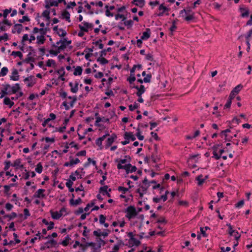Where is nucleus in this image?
<instances>
[{"mask_svg":"<svg viewBox=\"0 0 252 252\" xmlns=\"http://www.w3.org/2000/svg\"><path fill=\"white\" fill-rule=\"evenodd\" d=\"M126 212L127 214L126 216L128 219H130L134 217H135L138 214V212H136L135 207L133 206L128 207L126 208Z\"/></svg>","mask_w":252,"mask_h":252,"instance_id":"1","label":"nucleus"},{"mask_svg":"<svg viewBox=\"0 0 252 252\" xmlns=\"http://www.w3.org/2000/svg\"><path fill=\"white\" fill-rule=\"evenodd\" d=\"M243 88V86L241 84H239L235 87L232 91L231 92L229 96H230V98L234 99L235 95H237L239 92Z\"/></svg>","mask_w":252,"mask_h":252,"instance_id":"2","label":"nucleus"},{"mask_svg":"<svg viewBox=\"0 0 252 252\" xmlns=\"http://www.w3.org/2000/svg\"><path fill=\"white\" fill-rule=\"evenodd\" d=\"M134 88L136 89L137 90V92H136V94L137 96L140 97L141 96V95L145 92V89L144 88V86L142 85H141L140 87H138V86H135L133 87Z\"/></svg>","mask_w":252,"mask_h":252,"instance_id":"3","label":"nucleus"},{"mask_svg":"<svg viewBox=\"0 0 252 252\" xmlns=\"http://www.w3.org/2000/svg\"><path fill=\"white\" fill-rule=\"evenodd\" d=\"M23 26L21 24H15L14 25L13 29L12 30V32L15 33L16 32L19 34L21 32Z\"/></svg>","mask_w":252,"mask_h":252,"instance_id":"4","label":"nucleus"},{"mask_svg":"<svg viewBox=\"0 0 252 252\" xmlns=\"http://www.w3.org/2000/svg\"><path fill=\"white\" fill-rule=\"evenodd\" d=\"M239 11L241 12V16L242 17H247L249 16L250 12L248 8L240 6L239 8Z\"/></svg>","mask_w":252,"mask_h":252,"instance_id":"5","label":"nucleus"},{"mask_svg":"<svg viewBox=\"0 0 252 252\" xmlns=\"http://www.w3.org/2000/svg\"><path fill=\"white\" fill-rule=\"evenodd\" d=\"M117 135L115 133H113L112 134L111 137H109L107 139V141H106V147H110L112 144L114 142V141L117 139Z\"/></svg>","mask_w":252,"mask_h":252,"instance_id":"6","label":"nucleus"},{"mask_svg":"<svg viewBox=\"0 0 252 252\" xmlns=\"http://www.w3.org/2000/svg\"><path fill=\"white\" fill-rule=\"evenodd\" d=\"M151 34V31L149 28H146V31L143 32L142 35L141 36V39L142 40H146L150 38Z\"/></svg>","mask_w":252,"mask_h":252,"instance_id":"7","label":"nucleus"},{"mask_svg":"<svg viewBox=\"0 0 252 252\" xmlns=\"http://www.w3.org/2000/svg\"><path fill=\"white\" fill-rule=\"evenodd\" d=\"M45 191L44 189H39L33 195V197L37 198L44 197L45 195L43 192Z\"/></svg>","mask_w":252,"mask_h":252,"instance_id":"8","label":"nucleus"},{"mask_svg":"<svg viewBox=\"0 0 252 252\" xmlns=\"http://www.w3.org/2000/svg\"><path fill=\"white\" fill-rule=\"evenodd\" d=\"M12 75L10 76V79L13 81H18L19 79V75L16 69H13L12 72Z\"/></svg>","mask_w":252,"mask_h":252,"instance_id":"9","label":"nucleus"},{"mask_svg":"<svg viewBox=\"0 0 252 252\" xmlns=\"http://www.w3.org/2000/svg\"><path fill=\"white\" fill-rule=\"evenodd\" d=\"M126 165H130L127 166V168H126V171L127 174L129 173H132L135 172L137 170V168L135 166H132L130 163H128Z\"/></svg>","mask_w":252,"mask_h":252,"instance_id":"10","label":"nucleus"},{"mask_svg":"<svg viewBox=\"0 0 252 252\" xmlns=\"http://www.w3.org/2000/svg\"><path fill=\"white\" fill-rule=\"evenodd\" d=\"M50 213L52 218L56 220L59 219L63 215L62 213L58 212H53L52 210L50 211Z\"/></svg>","mask_w":252,"mask_h":252,"instance_id":"11","label":"nucleus"},{"mask_svg":"<svg viewBox=\"0 0 252 252\" xmlns=\"http://www.w3.org/2000/svg\"><path fill=\"white\" fill-rule=\"evenodd\" d=\"M21 162V159L20 158H18L14 161L13 163L11 164V166L15 167L16 169L18 167L22 168L23 167V165H20Z\"/></svg>","mask_w":252,"mask_h":252,"instance_id":"12","label":"nucleus"},{"mask_svg":"<svg viewBox=\"0 0 252 252\" xmlns=\"http://www.w3.org/2000/svg\"><path fill=\"white\" fill-rule=\"evenodd\" d=\"M132 3L136 6L142 7L144 5V0H133Z\"/></svg>","mask_w":252,"mask_h":252,"instance_id":"13","label":"nucleus"},{"mask_svg":"<svg viewBox=\"0 0 252 252\" xmlns=\"http://www.w3.org/2000/svg\"><path fill=\"white\" fill-rule=\"evenodd\" d=\"M82 200L80 198L74 200L73 199H70L69 200V204L71 206H76L82 202Z\"/></svg>","mask_w":252,"mask_h":252,"instance_id":"14","label":"nucleus"},{"mask_svg":"<svg viewBox=\"0 0 252 252\" xmlns=\"http://www.w3.org/2000/svg\"><path fill=\"white\" fill-rule=\"evenodd\" d=\"M80 31L78 34V35L79 37H82L84 35V32H88V30L87 28H85L84 27L81 26V25H79L78 26Z\"/></svg>","mask_w":252,"mask_h":252,"instance_id":"15","label":"nucleus"},{"mask_svg":"<svg viewBox=\"0 0 252 252\" xmlns=\"http://www.w3.org/2000/svg\"><path fill=\"white\" fill-rule=\"evenodd\" d=\"M21 90V88L19 84H15L14 86L11 87V94H16L19 90Z\"/></svg>","mask_w":252,"mask_h":252,"instance_id":"16","label":"nucleus"},{"mask_svg":"<svg viewBox=\"0 0 252 252\" xmlns=\"http://www.w3.org/2000/svg\"><path fill=\"white\" fill-rule=\"evenodd\" d=\"M37 38V43L38 44H43L46 38L44 36L41 35L40 36L38 35L36 37Z\"/></svg>","mask_w":252,"mask_h":252,"instance_id":"17","label":"nucleus"},{"mask_svg":"<svg viewBox=\"0 0 252 252\" xmlns=\"http://www.w3.org/2000/svg\"><path fill=\"white\" fill-rule=\"evenodd\" d=\"M62 16L63 18H65L66 21H67L68 22H70V14L69 13L66 11V10H64L62 14Z\"/></svg>","mask_w":252,"mask_h":252,"instance_id":"18","label":"nucleus"},{"mask_svg":"<svg viewBox=\"0 0 252 252\" xmlns=\"http://www.w3.org/2000/svg\"><path fill=\"white\" fill-rule=\"evenodd\" d=\"M3 103L5 105H9L10 108L14 105V102L11 101L10 98L7 97H5L3 100Z\"/></svg>","mask_w":252,"mask_h":252,"instance_id":"19","label":"nucleus"},{"mask_svg":"<svg viewBox=\"0 0 252 252\" xmlns=\"http://www.w3.org/2000/svg\"><path fill=\"white\" fill-rule=\"evenodd\" d=\"M82 68L81 66H77L74 69L73 74L75 76L80 75L82 74Z\"/></svg>","mask_w":252,"mask_h":252,"instance_id":"20","label":"nucleus"},{"mask_svg":"<svg viewBox=\"0 0 252 252\" xmlns=\"http://www.w3.org/2000/svg\"><path fill=\"white\" fill-rule=\"evenodd\" d=\"M69 159H70V164H71L72 167L74 165L77 164L80 162V161L78 158H76L75 159H73L72 158V157H71V156L69 157Z\"/></svg>","mask_w":252,"mask_h":252,"instance_id":"21","label":"nucleus"},{"mask_svg":"<svg viewBox=\"0 0 252 252\" xmlns=\"http://www.w3.org/2000/svg\"><path fill=\"white\" fill-rule=\"evenodd\" d=\"M66 38H64L63 39H62V44L59 46V50H63L64 49L66 48L67 46L66 43Z\"/></svg>","mask_w":252,"mask_h":252,"instance_id":"22","label":"nucleus"},{"mask_svg":"<svg viewBox=\"0 0 252 252\" xmlns=\"http://www.w3.org/2000/svg\"><path fill=\"white\" fill-rule=\"evenodd\" d=\"M17 214L15 212H12L9 215H4L3 216V218L4 219H5V218H9V220L16 218L17 217Z\"/></svg>","mask_w":252,"mask_h":252,"instance_id":"23","label":"nucleus"},{"mask_svg":"<svg viewBox=\"0 0 252 252\" xmlns=\"http://www.w3.org/2000/svg\"><path fill=\"white\" fill-rule=\"evenodd\" d=\"M202 175H198L196 178V180L198 181V185L201 186L205 181V179L202 178Z\"/></svg>","mask_w":252,"mask_h":252,"instance_id":"24","label":"nucleus"},{"mask_svg":"<svg viewBox=\"0 0 252 252\" xmlns=\"http://www.w3.org/2000/svg\"><path fill=\"white\" fill-rule=\"evenodd\" d=\"M97 62H100L101 64H105L108 63V61L103 57H100L97 58Z\"/></svg>","mask_w":252,"mask_h":252,"instance_id":"25","label":"nucleus"},{"mask_svg":"<svg viewBox=\"0 0 252 252\" xmlns=\"http://www.w3.org/2000/svg\"><path fill=\"white\" fill-rule=\"evenodd\" d=\"M194 13L192 12L191 14H188L186 17H185L184 19L186 21H190L194 19Z\"/></svg>","mask_w":252,"mask_h":252,"instance_id":"26","label":"nucleus"},{"mask_svg":"<svg viewBox=\"0 0 252 252\" xmlns=\"http://www.w3.org/2000/svg\"><path fill=\"white\" fill-rule=\"evenodd\" d=\"M108 188V186H103L99 189V192H101L103 195H105V193L107 192V189Z\"/></svg>","mask_w":252,"mask_h":252,"instance_id":"27","label":"nucleus"},{"mask_svg":"<svg viewBox=\"0 0 252 252\" xmlns=\"http://www.w3.org/2000/svg\"><path fill=\"white\" fill-rule=\"evenodd\" d=\"M43 167L41 162L37 164L36 167L35 168V171L38 173H41L42 171Z\"/></svg>","mask_w":252,"mask_h":252,"instance_id":"28","label":"nucleus"},{"mask_svg":"<svg viewBox=\"0 0 252 252\" xmlns=\"http://www.w3.org/2000/svg\"><path fill=\"white\" fill-rule=\"evenodd\" d=\"M112 48L110 47L106 49H103L100 52V57L106 56L107 52H111Z\"/></svg>","mask_w":252,"mask_h":252,"instance_id":"29","label":"nucleus"},{"mask_svg":"<svg viewBox=\"0 0 252 252\" xmlns=\"http://www.w3.org/2000/svg\"><path fill=\"white\" fill-rule=\"evenodd\" d=\"M57 34L60 36L64 37L66 35V32L63 29H59L57 32Z\"/></svg>","mask_w":252,"mask_h":252,"instance_id":"30","label":"nucleus"},{"mask_svg":"<svg viewBox=\"0 0 252 252\" xmlns=\"http://www.w3.org/2000/svg\"><path fill=\"white\" fill-rule=\"evenodd\" d=\"M11 55L12 56H18L20 59H22L23 57V55L20 51H13Z\"/></svg>","mask_w":252,"mask_h":252,"instance_id":"31","label":"nucleus"},{"mask_svg":"<svg viewBox=\"0 0 252 252\" xmlns=\"http://www.w3.org/2000/svg\"><path fill=\"white\" fill-rule=\"evenodd\" d=\"M78 83L76 82L74 86L70 89V91L73 93H77L78 90Z\"/></svg>","mask_w":252,"mask_h":252,"instance_id":"32","label":"nucleus"},{"mask_svg":"<svg viewBox=\"0 0 252 252\" xmlns=\"http://www.w3.org/2000/svg\"><path fill=\"white\" fill-rule=\"evenodd\" d=\"M70 237H69L68 235H67L65 238V240H64L61 243V244L63 245V246H67V245L68 244V243H69V241L70 240Z\"/></svg>","mask_w":252,"mask_h":252,"instance_id":"33","label":"nucleus"},{"mask_svg":"<svg viewBox=\"0 0 252 252\" xmlns=\"http://www.w3.org/2000/svg\"><path fill=\"white\" fill-rule=\"evenodd\" d=\"M227 226H228V228H229V231H228L229 234L230 236H232L233 234L236 231V230H233L232 229V226L230 223L227 224Z\"/></svg>","mask_w":252,"mask_h":252,"instance_id":"34","label":"nucleus"},{"mask_svg":"<svg viewBox=\"0 0 252 252\" xmlns=\"http://www.w3.org/2000/svg\"><path fill=\"white\" fill-rule=\"evenodd\" d=\"M152 78V75L151 74H147L143 79V81L145 83H150Z\"/></svg>","mask_w":252,"mask_h":252,"instance_id":"35","label":"nucleus"},{"mask_svg":"<svg viewBox=\"0 0 252 252\" xmlns=\"http://www.w3.org/2000/svg\"><path fill=\"white\" fill-rule=\"evenodd\" d=\"M56 65V63L53 60H48L47 62L46 65L48 67H51L52 65L55 66Z\"/></svg>","mask_w":252,"mask_h":252,"instance_id":"36","label":"nucleus"},{"mask_svg":"<svg viewBox=\"0 0 252 252\" xmlns=\"http://www.w3.org/2000/svg\"><path fill=\"white\" fill-rule=\"evenodd\" d=\"M139 105L136 102H134V105H129L128 107L130 111H132L134 109H137L139 107Z\"/></svg>","mask_w":252,"mask_h":252,"instance_id":"37","label":"nucleus"},{"mask_svg":"<svg viewBox=\"0 0 252 252\" xmlns=\"http://www.w3.org/2000/svg\"><path fill=\"white\" fill-rule=\"evenodd\" d=\"M132 135V132H126L124 134V138L126 140H129L131 138V136Z\"/></svg>","mask_w":252,"mask_h":252,"instance_id":"38","label":"nucleus"},{"mask_svg":"<svg viewBox=\"0 0 252 252\" xmlns=\"http://www.w3.org/2000/svg\"><path fill=\"white\" fill-rule=\"evenodd\" d=\"M30 21V19L27 16H23L22 19H19L18 22L21 23H24L25 21L29 22Z\"/></svg>","mask_w":252,"mask_h":252,"instance_id":"39","label":"nucleus"},{"mask_svg":"<svg viewBox=\"0 0 252 252\" xmlns=\"http://www.w3.org/2000/svg\"><path fill=\"white\" fill-rule=\"evenodd\" d=\"M8 71V69L6 67H3L1 69L0 75L2 76L6 75Z\"/></svg>","mask_w":252,"mask_h":252,"instance_id":"40","label":"nucleus"},{"mask_svg":"<svg viewBox=\"0 0 252 252\" xmlns=\"http://www.w3.org/2000/svg\"><path fill=\"white\" fill-rule=\"evenodd\" d=\"M178 20L177 19L174 20L172 22V26L170 28V30L171 32L174 31L177 29V26H176V23Z\"/></svg>","mask_w":252,"mask_h":252,"instance_id":"41","label":"nucleus"},{"mask_svg":"<svg viewBox=\"0 0 252 252\" xmlns=\"http://www.w3.org/2000/svg\"><path fill=\"white\" fill-rule=\"evenodd\" d=\"M124 24L125 26H127V28L128 29L129 27H131L133 25V22L131 20L126 21L124 22Z\"/></svg>","mask_w":252,"mask_h":252,"instance_id":"42","label":"nucleus"},{"mask_svg":"<svg viewBox=\"0 0 252 252\" xmlns=\"http://www.w3.org/2000/svg\"><path fill=\"white\" fill-rule=\"evenodd\" d=\"M11 11V8L10 9H5L3 10V13L2 14V16L5 18H6L8 15V14L10 13Z\"/></svg>","mask_w":252,"mask_h":252,"instance_id":"43","label":"nucleus"},{"mask_svg":"<svg viewBox=\"0 0 252 252\" xmlns=\"http://www.w3.org/2000/svg\"><path fill=\"white\" fill-rule=\"evenodd\" d=\"M136 80L135 77L134 76V74L130 75V77L127 79V81L129 82L130 84H132L133 82H134Z\"/></svg>","mask_w":252,"mask_h":252,"instance_id":"44","label":"nucleus"},{"mask_svg":"<svg viewBox=\"0 0 252 252\" xmlns=\"http://www.w3.org/2000/svg\"><path fill=\"white\" fill-rule=\"evenodd\" d=\"M5 166L4 167V170L5 171H7L9 167L11 165V162L9 160H6L4 162Z\"/></svg>","mask_w":252,"mask_h":252,"instance_id":"45","label":"nucleus"},{"mask_svg":"<svg viewBox=\"0 0 252 252\" xmlns=\"http://www.w3.org/2000/svg\"><path fill=\"white\" fill-rule=\"evenodd\" d=\"M232 99H233L230 98V96H229V99L227 100L226 103L224 105V108H229L230 107Z\"/></svg>","mask_w":252,"mask_h":252,"instance_id":"46","label":"nucleus"},{"mask_svg":"<svg viewBox=\"0 0 252 252\" xmlns=\"http://www.w3.org/2000/svg\"><path fill=\"white\" fill-rule=\"evenodd\" d=\"M62 50H59V47H58V49L57 50L55 51L53 50H50L49 51V53H50V54L54 55V56H57L58 55V54L60 53V52Z\"/></svg>","mask_w":252,"mask_h":252,"instance_id":"47","label":"nucleus"},{"mask_svg":"<svg viewBox=\"0 0 252 252\" xmlns=\"http://www.w3.org/2000/svg\"><path fill=\"white\" fill-rule=\"evenodd\" d=\"M83 228L84 230V231H83L82 234L84 237H86L87 238H88V235L87 234V233L90 232V229H88V228L86 226H84L83 227Z\"/></svg>","mask_w":252,"mask_h":252,"instance_id":"48","label":"nucleus"},{"mask_svg":"<svg viewBox=\"0 0 252 252\" xmlns=\"http://www.w3.org/2000/svg\"><path fill=\"white\" fill-rule=\"evenodd\" d=\"M50 29L48 28H41L40 30V32L42 35L44 36L46 34L47 31H49Z\"/></svg>","mask_w":252,"mask_h":252,"instance_id":"49","label":"nucleus"},{"mask_svg":"<svg viewBox=\"0 0 252 252\" xmlns=\"http://www.w3.org/2000/svg\"><path fill=\"white\" fill-rule=\"evenodd\" d=\"M119 18H122V21H125L126 17L123 14H117L115 15V19L118 20Z\"/></svg>","mask_w":252,"mask_h":252,"instance_id":"50","label":"nucleus"},{"mask_svg":"<svg viewBox=\"0 0 252 252\" xmlns=\"http://www.w3.org/2000/svg\"><path fill=\"white\" fill-rule=\"evenodd\" d=\"M99 223L100 224L104 223L106 220V217L103 215H100L99 216Z\"/></svg>","mask_w":252,"mask_h":252,"instance_id":"51","label":"nucleus"},{"mask_svg":"<svg viewBox=\"0 0 252 252\" xmlns=\"http://www.w3.org/2000/svg\"><path fill=\"white\" fill-rule=\"evenodd\" d=\"M27 40H29L28 35V34H25L22 37V39L21 42V44H23V45H25L24 42Z\"/></svg>","mask_w":252,"mask_h":252,"instance_id":"52","label":"nucleus"},{"mask_svg":"<svg viewBox=\"0 0 252 252\" xmlns=\"http://www.w3.org/2000/svg\"><path fill=\"white\" fill-rule=\"evenodd\" d=\"M118 190L119 191H122L123 193H126V192L128 190V189L127 188L120 186L118 188Z\"/></svg>","mask_w":252,"mask_h":252,"instance_id":"53","label":"nucleus"},{"mask_svg":"<svg viewBox=\"0 0 252 252\" xmlns=\"http://www.w3.org/2000/svg\"><path fill=\"white\" fill-rule=\"evenodd\" d=\"M86 155V151L85 150L81 151L78 153H77L75 155L77 157L80 156H85Z\"/></svg>","mask_w":252,"mask_h":252,"instance_id":"54","label":"nucleus"},{"mask_svg":"<svg viewBox=\"0 0 252 252\" xmlns=\"http://www.w3.org/2000/svg\"><path fill=\"white\" fill-rule=\"evenodd\" d=\"M8 39V36L7 33H5L3 35L0 36V41L1 40L7 41Z\"/></svg>","mask_w":252,"mask_h":252,"instance_id":"55","label":"nucleus"},{"mask_svg":"<svg viewBox=\"0 0 252 252\" xmlns=\"http://www.w3.org/2000/svg\"><path fill=\"white\" fill-rule=\"evenodd\" d=\"M82 24H83V25H84L85 28H87V29L88 28H92L93 27V25L92 24L89 23L87 22L84 21L82 23Z\"/></svg>","mask_w":252,"mask_h":252,"instance_id":"56","label":"nucleus"},{"mask_svg":"<svg viewBox=\"0 0 252 252\" xmlns=\"http://www.w3.org/2000/svg\"><path fill=\"white\" fill-rule=\"evenodd\" d=\"M129 166L130 165H122V164L119 162L118 165H117V168L119 169H125L126 170V168H127V166Z\"/></svg>","mask_w":252,"mask_h":252,"instance_id":"57","label":"nucleus"},{"mask_svg":"<svg viewBox=\"0 0 252 252\" xmlns=\"http://www.w3.org/2000/svg\"><path fill=\"white\" fill-rule=\"evenodd\" d=\"M94 203L93 202H92L90 203L87 204L86 207L84 208V211L85 212H87L89 210L90 207L93 206L94 205Z\"/></svg>","mask_w":252,"mask_h":252,"instance_id":"58","label":"nucleus"},{"mask_svg":"<svg viewBox=\"0 0 252 252\" xmlns=\"http://www.w3.org/2000/svg\"><path fill=\"white\" fill-rule=\"evenodd\" d=\"M232 236H234V237H235V240L237 241H238V240H239V239L241 237V235L239 233V232L236 231L233 234Z\"/></svg>","mask_w":252,"mask_h":252,"instance_id":"59","label":"nucleus"},{"mask_svg":"<svg viewBox=\"0 0 252 252\" xmlns=\"http://www.w3.org/2000/svg\"><path fill=\"white\" fill-rule=\"evenodd\" d=\"M50 11L48 10H45L43 13H42V16L45 18L48 16H50Z\"/></svg>","mask_w":252,"mask_h":252,"instance_id":"60","label":"nucleus"},{"mask_svg":"<svg viewBox=\"0 0 252 252\" xmlns=\"http://www.w3.org/2000/svg\"><path fill=\"white\" fill-rule=\"evenodd\" d=\"M24 62L27 63H29L30 62H34V59L32 57H28L27 58L25 59Z\"/></svg>","mask_w":252,"mask_h":252,"instance_id":"61","label":"nucleus"},{"mask_svg":"<svg viewBox=\"0 0 252 252\" xmlns=\"http://www.w3.org/2000/svg\"><path fill=\"white\" fill-rule=\"evenodd\" d=\"M3 188H4V193L7 195H9L10 193H8V192L10 190V188H9V186H8L7 185H4L3 186Z\"/></svg>","mask_w":252,"mask_h":252,"instance_id":"62","label":"nucleus"},{"mask_svg":"<svg viewBox=\"0 0 252 252\" xmlns=\"http://www.w3.org/2000/svg\"><path fill=\"white\" fill-rule=\"evenodd\" d=\"M24 214L25 215L24 219H26L28 217L30 216V213L29 210L26 208L24 209Z\"/></svg>","mask_w":252,"mask_h":252,"instance_id":"63","label":"nucleus"},{"mask_svg":"<svg viewBox=\"0 0 252 252\" xmlns=\"http://www.w3.org/2000/svg\"><path fill=\"white\" fill-rule=\"evenodd\" d=\"M158 9L159 10H163V11H164V12H165L166 11H168L169 10V9L168 8H167L166 7H165L163 5V4H161L159 5V6L158 7Z\"/></svg>","mask_w":252,"mask_h":252,"instance_id":"64","label":"nucleus"}]
</instances>
